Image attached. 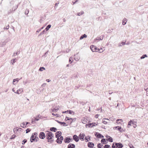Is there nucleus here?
Wrapping results in <instances>:
<instances>
[{"mask_svg": "<svg viewBox=\"0 0 148 148\" xmlns=\"http://www.w3.org/2000/svg\"><path fill=\"white\" fill-rule=\"evenodd\" d=\"M59 3H56L55 4V6L54 7V8L55 9H56L57 8V6L58 5V4Z\"/></svg>", "mask_w": 148, "mask_h": 148, "instance_id": "obj_48", "label": "nucleus"}, {"mask_svg": "<svg viewBox=\"0 0 148 148\" xmlns=\"http://www.w3.org/2000/svg\"><path fill=\"white\" fill-rule=\"evenodd\" d=\"M25 124H26V125H25V127H26L27 125L29 123L28 122H25Z\"/></svg>", "mask_w": 148, "mask_h": 148, "instance_id": "obj_60", "label": "nucleus"}, {"mask_svg": "<svg viewBox=\"0 0 148 148\" xmlns=\"http://www.w3.org/2000/svg\"><path fill=\"white\" fill-rule=\"evenodd\" d=\"M117 148H122L123 147V145L121 143H119L115 144Z\"/></svg>", "mask_w": 148, "mask_h": 148, "instance_id": "obj_10", "label": "nucleus"}, {"mask_svg": "<svg viewBox=\"0 0 148 148\" xmlns=\"http://www.w3.org/2000/svg\"><path fill=\"white\" fill-rule=\"evenodd\" d=\"M30 131H31L30 129L29 128L27 129L26 130V133H28V132H29Z\"/></svg>", "mask_w": 148, "mask_h": 148, "instance_id": "obj_40", "label": "nucleus"}, {"mask_svg": "<svg viewBox=\"0 0 148 148\" xmlns=\"http://www.w3.org/2000/svg\"><path fill=\"white\" fill-rule=\"evenodd\" d=\"M85 141L86 142H88L89 141V140H88V138H87V137H85Z\"/></svg>", "mask_w": 148, "mask_h": 148, "instance_id": "obj_54", "label": "nucleus"}, {"mask_svg": "<svg viewBox=\"0 0 148 148\" xmlns=\"http://www.w3.org/2000/svg\"><path fill=\"white\" fill-rule=\"evenodd\" d=\"M147 57V56L146 54H144L140 57V58L141 59H144L146 57Z\"/></svg>", "mask_w": 148, "mask_h": 148, "instance_id": "obj_23", "label": "nucleus"}, {"mask_svg": "<svg viewBox=\"0 0 148 148\" xmlns=\"http://www.w3.org/2000/svg\"><path fill=\"white\" fill-rule=\"evenodd\" d=\"M45 70V68L44 67H41L40 68V69L39 70V71H42L43 70Z\"/></svg>", "mask_w": 148, "mask_h": 148, "instance_id": "obj_28", "label": "nucleus"}, {"mask_svg": "<svg viewBox=\"0 0 148 148\" xmlns=\"http://www.w3.org/2000/svg\"><path fill=\"white\" fill-rule=\"evenodd\" d=\"M95 136L98 138H102L104 137V136L99 133L96 132L95 134Z\"/></svg>", "mask_w": 148, "mask_h": 148, "instance_id": "obj_4", "label": "nucleus"}, {"mask_svg": "<svg viewBox=\"0 0 148 148\" xmlns=\"http://www.w3.org/2000/svg\"><path fill=\"white\" fill-rule=\"evenodd\" d=\"M76 119V118H74V119L72 118V119H71V121H70V124H71L73 122V121H75Z\"/></svg>", "mask_w": 148, "mask_h": 148, "instance_id": "obj_44", "label": "nucleus"}, {"mask_svg": "<svg viewBox=\"0 0 148 148\" xmlns=\"http://www.w3.org/2000/svg\"><path fill=\"white\" fill-rule=\"evenodd\" d=\"M16 58H14L11 60V63H12V64H14V63L15 62V60Z\"/></svg>", "mask_w": 148, "mask_h": 148, "instance_id": "obj_30", "label": "nucleus"}, {"mask_svg": "<svg viewBox=\"0 0 148 148\" xmlns=\"http://www.w3.org/2000/svg\"><path fill=\"white\" fill-rule=\"evenodd\" d=\"M9 25H8L6 27H4V28L3 29H9Z\"/></svg>", "mask_w": 148, "mask_h": 148, "instance_id": "obj_50", "label": "nucleus"}, {"mask_svg": "<svg viewBox=\"0 0 148 148\" xmlns=\"http://www.w3.org/2000/svg\"><path fill=\"white\" fill-rule=\"evenodd\" d=\"M99 115L98 114H97L95 116V117L96 118H97L98 116H99Z\"/></svg>", "mask_w": 148, "mask_h": 148, "instance_id": "obj_63", "label": "nucleus"}, {"mask_svg": "<svg viewBox=\"0 0 148 148\" xmlns=\"http://www.w3.org/2000/svg\"><path fill=\"white\" fill-rule=\"evenodd\" d=\"M83 14H84V12H83V11H82L80 12L77 13V15L80 16L81 15H82Z\"/></svg>", "mask_w": 148, "mask_h": 148, "instance_id": "obj_29", "label": "nucleus"}, {"mask_svg": "<svg viewBox=\"0 0 148 148\" xmlns=\"http://www.w3.org/2000/svg\"><path fill=\"white\" fill-rule=\"evenodd\" d=\"M57 138V139L56 140V142L58 144H61L62 142V141L63 139V137L62 136H61L60 137Z\"/></svg>", "mask_w": 148, "mask_h": 148, "instance_id": "obj_2", "label": "nucleus"}, {"mask_svg": "<svg viewBox=\"0 0 148 148\" xmlns=\"http://www.w3.org/2000/svg\"><path fill=\"white\" fill-rule=\"evenodd\" d=\"M29 12V10L28 9H26L25 11V14L27 15Z\"/></svg>", "mask_w": 148, "mask_h": 148, "instance_id": "obj_36", "label": "nucleus"}, {"mask_svg": "<svg viewBox=\"0 0 148 148\" xmlns=\"http://www.w3.org/2000/svg\"><path fill=\"white\" fill-rule=\"evenodd\" d=\"M134 123L133 122V121L132 120H131L129 122L127 126L128 127H129V125L130 126L131 125V124H133Z\"/></svg>", "mask_w": 148, "mask_h": 148, "instance_id": "obj_20", "label": "nucleus"}, {"mask_svg": "<svg viewBox=\"0 0 148 148\" xmlns=\"http://www.w3.org/2000/svg\"><path fill=\"white\" fill-rule=\"evenodd\" d=\"M103 51V50L102 49V48L100 49L99 52V53H102Z\"/></svg>", "mask_w": 148, "mask_h": 148, "instance_id": "obj_53", "label": "nucleus"}, {"mask_svg": "<svg viewBox=\"0 0 148 148\" xmlns=\"http://www.w3.org/2000/svg\"><path fill=\"white\" fill-rule=\"evenodd\" d=\"M72 119V118L68 117L67 116H66V118H65V120L66 121H67V120H70L71 119Z\"/></svg>", "mask_w": 148, "mask_h": 148, "instance_id": "obj_32", "label": "nucleus"}, {"mask_svg": "<svg viewBox=\"0 0 148 148\" xmlns=\"http://www.w3.org/2000/svg\"><path fill=\"white\" fill-rule=\"evenodd\" d=\"M57 129L56 128L54 127H52L50 128V130L51 131L56 132Z\"/></svg>", "mask_w": 148, "mask_h": 148, "instance_id": "obj_15", "label": "nucleus"}, {"mask_svg": "<svg viewBox=\"0 0 148 148\" xmlns=\"http://www.w3.org/2000/svg\"><path fill=\"white\" fill-rule=\"evenodd\" d=\"M85 136V135L84 134L80 133L79 136V138L81 140H84V137Z\"/></svg>", "mask_w": 148, "mask_h": 148, "instance_id": "obj_9", "label": "nucleus"}, {"mask_svg": "<svg viewBox=\"0 0 148 148\" xmlns=\"http://www.w3.org/2000/svg\"><path fill=\"white\" fill-rule=\"evenodd\" d=\"M129 146L130 148H134V147L131 144H129Z\"/></svg>", "mask_w": 148, "mask_h": 148, "instance_id": "obj_47", "label": "nucleus"}, {"mask_svg": "<svg viewBox=\"0 0 148 148\" xmlns=\"http://www.w3.org/2000/svg\"><path fill=\"white\" fill-rule=\"evenodd\" d=\"M64 141L66 143H69L70 142V141L69 140L68 137H66L65 138L64 140Z\"/></svg>", "mask_w": 148, "mask_h": 148, "instance_id": "obj_14", "label": "nucleus"}, {"mask_svg": "<svg viewBox=\"0 0 148 148\" xmlns=\"http://www.w3.org/2000/svg\"><path fill=\"white\" fill-rule=\"evenodd\" d=\"M104 148H111V147L108 145H106L104 146Z\"/></svg>", "mask_w": 148, "mask_h": 148, "instance_id": "obj_27", "label": "nucleus"}, {"mask_svg": "<svg viewBox=\"0 0 148 148\" xmlns=\"http://www.w3.org/2000/svg\"><path fill=\"white\" fill-rule=\"evenodd\" d=\"M103 39V36H101L100 37H97V38L96 39H95L94 42H96L97 40H98L99 41L101 40H102Z\"/></svg>", "mask_w": 148, "mask_h": 148, "instance_id": "obj_7", "label": "nucleus"}, {"mask_svg": "<svg viewBox=\"0 0 148 148\" xmlns=\"http://www.w3.org/2000/svg\"><path fill=\"white\" fill-rule=\"evenodd\" d=\"M62 133L60 131H58L56 133V138H59L60 137Z\"/></svg>", "mask_w": 148, "mask_h": 148, "instance_id": "obj_8", "label": "nucleus"}, {"mask_svg": "<svg viewBox=\"0 0 148 148\" xmlns=\"http://www.w3.org/2000/svg\"><path fill=\"white\" fill-rule=\"evenodd\" d=\"M39 138L41 139H44L46 137L45 133L43 132H41L39 134Z\"/></svg>", "mask_w": 148, "mask_h": 148, "instance_id": "obj_3", "label": "nucleus"}, {"mask_svg": "<svg viewBox=\"0 0 148 148\" xmlns=\"http://www.w3.org/2000/svg\"><path fill=\"white\" fill-rule=\"evenodd\" d=\"M16 137V135L14 134H13L12 135V137L11 138H10V139H14Z\"/></svg>", "mask_w": 148, "mask_h": 148, "instance_id": "obj_42", "label": "nucleus"}, {"mask_svg": "<svg viewBox=\"0 0 148 148\" xmlns=\"http://www.w3.org/2000/svg\"><path fill=\"white\" fill-rule=\"evenodd\" d=\"M25 125H26V124L25 122H24L21 124V127L23 128L25 127Z\"/></svg>", "mask_w": 148, "mask_h": 148, "instance_id": "obj_24", "label": "nucleus"}, {"mask_svg": "<svg viewBox=\"0 0 148 148\" xmlns=\"http://www.w3.org/2000/svg\"><path fill=\"white\" fill-rule=\"evenodd\" d=\"M127 19L125 18H124L122 21V24L123 25H125L126 24L127 21Z\"/></svg>", "mask_w": 148, "mask_h": 148, "instance_id": "obj_13", "label": "nucleus"}, {"mask_svg": "<svg viewBox=\"0 0 148 148\" xmlns=\"http://www.w3.org/2000/svg\"><path fill=\"white\" fill-rule=\"evenodd\" d=\"M34 121H38L39 120V119L38 118H34Z\"/></svg>", "mask_w": 148, "mask_h": 148, "instance_id": "obj_55", "label": "nucleus"}, {"mask_svg": "<svg viewBox=\"0 0 148 148\" xmlns=\"http://www.w3.org/2000/svg\"><path fill=\"white\" fill-rule=\"evenodd\" d=\"M91 123L92 124L91 127L94 126H95V125H97V124H96L95 123Z\"/></svg>", "mask_w": 148, "mask_h": 148, "instance_id": "obj_41", "label": "nucleus"}, {"mask_svg": "<svg viewBox=\"0 0 148 148\" xmlns=\"http://www.w3.org/2000/svg\"><path fill=\"white\" fill-rule=\"evenodd\" d=\"M122 121V119H117L116 120V122L117 123H120V121Z\"/></svg>", "mask_w": 148, "mask_h": 148, "instance_id": "obj_31", "label": "nucleus"}, {"mask_svg": "<svg viewBox=\"0 0 148 148\" xmlns=\"http://www.w3.org/2000/svg\"><path fill=\"white\" fill-rule=\"evenodd\" d=\"M78 1V0H77L75 1V2L74 1H72V3H73V4L74 5V4L76 3Z\"/></svg>", "mask_w": 148, "mask_h": 148, "instance_id": "obj_58", "label": "nucleus"}, {"mask_svg": "<svg viewBox=\"0 0 148 148\" xmlns=\"http://www.w3.org/2000/svg\"><path fill=\"white\" fill-rule=\"evenodd\" d=\"M19 90H20V89H19L16 92H14L15 93H16L17 94H20L19 92Z\"/></svg>", "mask_w": 148, "mask_h": 148, "instance_id": "obj_57", "label": "nucleus"}, {"mask_svg": "<svg viewBox=\"0 0 148 148\" xmlns=\"http://www.w3.org/2000/svg\"><path fill=\"white\" fill-rule=\"evenodd\" d=\"M73 139L76 142H78L79 140V137L76 135H74L73 136Z\"/></svg>", "mask_w": 148, "mask_h": 148, "instance_id": "obj_6", "label": "nucleus"}, {"mask_svg": "<svg viewBox=\"0 0 148 148\" xmlns=\"http://www.w3.org/2000/svg\"><path fill=\"white\" fill-rule=\"evenodd\" d=\"M54 135L51 132H49L46 134V138L48 140L51 139L53 137Z\"/></svg>", "mask_w": 148, "mask_h": 148, "instance_id": "obj_1", "label": "nucleus"}, {"mask_svg": "<svg viewBox=\"0 0 148 148\" xmlns=\"http://www.w3.org/2000/svg\"><path fill=\"white\" fill-rule=\"evenodd\" d=\"M18 5H16L15 7H13L12 10H14L15 11L18 8Z\"/></svg>", "mask_w": 148, "mask_h": 148, "instance_id": "obj_34", "label": "nucleus"}, {"mask_svg": "<svg viewBox=\"0 0 148 148\" xmlns=\"http://www.w3.org/2000/svg\"><path fill=\"white\" fill-rule=\"evenodd\" d=\"M107 140L110 142H112L113 141V140L112 138L110 136L108 138Z\"/></svg>", "mask_w": 148, "mask_h": 148, "instance_id": "obj_19", "label": "nucleus"}, {"mask_svg": "<svg viewBox=\"0 0 148 148\" xmlns=\"http://www.w3.org/2000/svg\"><path fill=\"white\" fill-rule=\"evenodd\" d=\"M97 147L98 148H101V145L100 143H99L97 144Z\"/></svg>", "mask_w": 148, "mask_h": 148, "instance_id": "obj_39", "label": "nucleus"}, {"mask_svg": "<svg viewBox=\"0 0 148 148\" xmlns=\"http://www.w3.org/2000/svg\"><path fill=\"white\" fill-rule=\"evenodd\" d=\"M132 124L133 125V127L134 128H135L136 127V124H134V123L133 124Z\"/></svg>", "mask_w": 148, "mask_h": 148, "instance_id": "obj_64", "label": "nucleus"}, {"mask_svg": "<svg viewBox=\"0 0 148 148\" xmlns=\"http://www.w3.org/2000/svg\"><path fill=\"white\" fill-rule=\"evenodd\" d=\"M18 79H14L13 80V84H15L14 83V82H16V83H17L18 82V80H17Z\"/></svg>", "mask_w": 148, "mask_h": 148, "instance_id": "obj_33", "label": "nucleus"}, {"mask_svg": "<svg viewBox=\"0 0 148 148\" xmlns=\"http://www.w3.org/2000/svg\"><path fill=\"white\" fill-rule=\"evenodd\" d=\"M27 140L26 139H24L22 141V144L23 145L25 143L27 142Z\"/></svg>", "mask_w": 148, "mask_h": 148, "instance_id": "obj_38", "label": "nucleus"}, {"mask_svg": "<svg viewBox=\"0 0 148 148\" xmlns=\"http://www.w3.org/2000/svg\"><path fill=\"white\" fill-rule=\"evenodd\" d=\"M94 144L91 142H89L88 143V146L89 147L92 148L94 146Z\"/></svg>", "mask_w": 148, "mask_h": 148, "instance_id": "obj_11", "label": "nucleus"}, {"mask_svg": "<svg viewBox=\"0 0 148 148\" xmlns=\"http://www.w3.org/2000/svg\"><path fill=\"white\" fill-rule=\"evenodd\" d=\"M90 48L93 52H97V48L94 45H91L90 47Z\"/></svg>", "mask_w": 148, "mask_h": 148, "instance_id": "obj_5", "label": "nucleus"}, {"mask_svg": "<svg viewBox=\"0 0 148 148\" xmlns=\"http://www.w3.org/2000/svg\"><path fill=\"white\" fill-rule=\"evenodd\" d=\"M12 11H13V10H9L8 11V14H10L12 12Z\"/></svg>", "mask_w": 148, "mask_h": 148, "instance_id": "obj_49", "label": "nucleus"}, {"mask_svg": "<svg viewBox=\"0 0 148 148\" xmlns=\"http://www.w3.org/2000/svg\"><path fill=\"white\" fill-rule=\"evenodd\" d=\"M54 141L53 139H49L47 141L49 142L50 143H52Z\"/></svg>", "mask_w": 148, "mask_h": 148, "instance_id": "obj_35", "label": "nucleus"}, {"mask_svg": "<svg viewBox=\"0 0 148 148\" xmlns=\"http://www.w3.org/2000/svg\"><path fill=\"white\" fill-rule=\"evenodd\" d=\"M106 140L105 139L103 138L101 140V142L102 144H106L107 143H106Z\"/></svg>", "mask_w": 148, "mask_h": 148, "instance_id": "obj_18", "label": "nucleus"}, {"mask_svg": "<svg viewBox=\"0 0 148 148\" xmlns=\"http://www.w3.org/2000/svg\"><path fill=\"white\" fill-rule=\"evenodd\" d=\"M33 134L34 135L36 138H37L36 136H37L38 134L36 132H35L34 133H33Z\"/></svg>", "mask_w": 148, "mask_h": 148, "instance_id": "obj_52", "label": "nucleus"}, {"mask_svg": "<svg viewBox=\"0 0 148 148\" xmlns=\"http://www.w3.org/2000/svg\"><path fill=\"white\" fill-rule=\"evenodd\" d=\"M114 128H115V129L116 130H118L119 131H120V130H121V127L119 126H116Z\"/></svg>", "mask_w": 148, "mask_h": 148, "instance_id": "obj_25", "label": "nucleus"}, {"mask_svg": "<svg viewBox=\"0 0 148 148\" xmlns=\"http://www.w3.org/2000/svg\"><path fill=\"white\" fill-rule=\"evenodd\" d=\"M87 35L86 34H84L82 35L80 38V40H82L84 38H86Z\"/></svg>", "mask_w": 148, "mask_h": 148, "instance_id": "obj_16", "label": "nucleus"}, {"mask_svg": "<svg viewBox=\"0 0 148 148\" xmlns=\"http://www.w3.org/2000/svg\"><path fill=\"white\" fill-rule=\"evenodd\" d=\"M117 143H113L112 144V148H117V146H116V145L115 144Z\"/></svg>", "mask_w": 148, "mask_h": 148, "instance_id": "obj_22", "label": "nucleus"}, {"mask_svg": "<svg viewBox=\"0 0 148 148\" xmlns=\"http://www.w3.org/2000/svg\"><path fill=\"white\" fill-rule=\"evenodd\" d=\"M60 124L61 125H63V126H68V125H66V123L64 122H62L60 121Z\"/></svg>", "mask_w": 148, "mask_h": 148, "instance_id": "obj_21", "label": "nucleus"}, {"mask_svg": "<svg viewBox=\"0 0 148 148\" xmlns=\"http://www.w3.org/2000/svg\"><path fill=\"white\" fill-rule=\"evenodd\" d=\"M51 27V25L50 24L48 25L46 27L45 29V30H46V31H47L49 30V29L50 28V27Z\"/></svg>", "mask_w": 148, "mask_h": 148, "instance_id": "obj_17", "label": "nucleus"}, {"mask_svg": "<svg viewBox=\"0 0 148 148\" xmlns=\"http://www.w3.org/2000/svg\"><path fill=\"white\" fill-rule=\"evenodd\" d=\"M68 139H69V140L70 141V142L73 140V139L72 138H71L69 137H68Z\"/></svg>", "mask_w": 148, "mask_h": 148, "instance_id": "obj_61", "label": "nucleus"}, {"mask_svg": "<svg viewBox=\"0 0 148 148\" xmlns=\"http://www.w3.org/2000/svg\"><path fill=\"white\" fill-rule=\"evenodd\" d=\"M45 30H43L42 32L40 34L38 35V36H40L41 35L43 34H44V33L45 32Z\"/></svg>", "mask_w": 148, "mask_h": 148, "instance_id": "obj_46", "label": "nucleus"}, {"mask_svg": "<svg viewBox=\"0 0 148 148\" xmlns=\"http://www.w3.org/2000/svg\"><path fill=\"white\" fill-rule=\"evenodd\" d=\"M35 136H34V135L33 134H32V135L31 137L30 138H35Z\"/></svg>", "mask_w": 148, "mask_h": 148, "instance_id": "obj_59", "label": "nucleus"}, {"mask_svg": "<svg viewBox=\"0 0 148 148\" xmlns=\"http://www.w3.org/2000/svg\"><path fill=\"white\" fill-rule=\"evenodd\" d=\"M103 123L105 124H106L107 123V122L106 121H105V120H103Z\"/></svg>", "mask_w": 148, "mask_h": 148, "instance_id": "obj_56", "label": "nucleus"}, {"mask_svg": "<svg viewBox=\"0 0 148 148\" xmlns=\"http://www.w3.org/2000/svg\"><path fill=\"white\" fill-rule=\"evenodd\" d=\"M75 145L74 144L70 143L69 144L68 146V148H75Z\"/></svg>", "mask_w": 148, "mask_h": 148, "instance_id": "obj_12", "label": "nucleus"}, {"mask_svg": "<svg viewBox=\"0 0 148 148\" xmlns=\"http://www.w3.org/2000/svg\"><path fill=\"white\" fill-rule=\"evenodd\" d=\"M20 53V51L19 50H18L16 52V53H15L17 55H18V54H19Z\"/></svg>", "mask_w": 148, "mask_h": 148, "instance_id": "obj_51", "label": "nucleus"}, {"mask_svg": "<svg viewBox=\"0 0 148 148\" xmlns=\"http://www.w3.org/2000/svg\"><path fill=\"white\" fill-rule=\"evenodd\" d=\"M121 44L122 45H124L125 44V42H121Z\"/></svg>", "mask_w": 148, "mask_h": 148, "instance_id": "obj_62", "label": "nucleus"}, {"mask_svg": "<svg viewBox=\"0 0 148 148\" xmlns=\"http://www.w3.org/2000/svg\"><path fill=\"white\" fill-rule=\"evenodd\" d=\"M88 126L89 127H91L92 124L91 123H89L87 124L86 125V126Z\"/></svg>", "mask_w": 148, "mask_h": 148, "instance_id": "obj_45", "label": "nucleus"}, {"mask_svg": "<svg viewBox=\"0 0 148 148\" xmlns=\"http://www.w3.org/2000/svg\"><path fill=\"white\" fill-rule=\"evenodd\" d=\"M73 58L72 57H70L69 59V62L70 64H71L73 61Z\"/></svg>", "mask_w": 148, "mask_h": 148, "instance_id": "obj_26", "label": "nucleus"}, {"mask_svg": "<svg viewBox=\"0 0 148 148\" xmlns=\"http://www.w3.org/2000/svg\"><path fill=\"white\" fill-rule=\"evenodd\" d=\"M36 139V138H30V141L31 143L33 142Z\"/></svg>", "mask_w": 148, "mask_h": 148, "instance_id": "obj_37", "label": "nucleus"}, {"mask_svg": "<svg viewBox=\"0 0 148 148\" xmlns=\"http://www.w3.org/2000/svg\"><path fill=\"white\" fill-rule=\"evenodd\" d=\"M68 112L70 114H71L73 113H74V112L73 111L70 110H68Z\"/></svg>", "mask_w": 148, "mask_h": 148, "instance_id": "obj_43", "label": "nucleus"}]
</instances>
